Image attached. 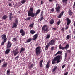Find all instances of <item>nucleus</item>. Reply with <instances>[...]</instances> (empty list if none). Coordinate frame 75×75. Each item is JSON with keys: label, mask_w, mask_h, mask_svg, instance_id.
I'll list each match as a JSON object with an SVG mask.
<instances>
[{"label": "nucleus", "mask_w": 75, "mask_h": 75, "mask_svg": "<svg viewBox=\"0 0 75 75\" xmlns=\"http://www.w3.org/2000/svg\"><path fill=\"white\" fill-rule=\"evenodd\" d=\"M49 1L50 2L51 1V2L53 1H55L54 0H49Z\"/></svg>", "instance_id": "52"}, {"label": "nucleus", "mask_w": 75, "mask_h": 75, "mask_svg": "<svg viewBox=\"0 0 75 75\" xmlns=\"http://www.w3.org/2000/svg\"><path fill=\"white\" fill-rule=\"evenodd\" d=\"M51 50L52 51L54 50V47H52L51 48Z\"/></svg>", "instance_id": "48"}, {"label": "nucleus", "mask_w": 75, "mask_h": 75, "mask_svg": "<svg viewBox=\"0 0 75 75\" xmlns=\"http://www.w3.org/2000/svg\"><path fill=\"white\" fill-rule=\"evenodd\" d=\"M28 16H31L32 17H34L35 16V14L33 13V11H29L28 12Z\"/></svg>", "instance_id": "4"}, {"label": "nucleus", "mask_w": 75, "mask_h": 75, "mask_svg": "<svg viewBox=\"0 0 75 75\" xmlns=\"http://www.w3.org/2000/svg\"><path fill=\"white\" fill-rule=\"evenodd\" d=\"M70 37V36L69 35H68L66 37V38H67V40H69Z\"/></svg>", "instance_id": "34"}, {"label": "nucleus", "mask_w": 75, "mask_h": 75, "mask_svg": "<svg viewBox=\"0 0 75 75\" xmlns=\"http://www.w3.org/2000/svg\"><path fill=\"white\" fill-rule=\"evenodd\" d=\"M53 30H56V28H53Z\"/></svg>", "instance_id": "62"}, {"label": "nucleus", "mask_w": 75, "mask_h": 75, "mask_svg": "<svg viewBox=\"0 0 75 75\" xmlns=\"http://www.w3.org/2000/svg\"><path fill=\"white\" fill-rule=\"evenodd\" d=\"M42 62H43V60H42L40 61V67H42Z\"/></svg>", "instance_id": "24"}, {"label": "nucleus", "mask_w": 75, "mask_h": 75, "mask_svg": "<svg viewBox=\"0 0 75 75\" xmlns=\"http://www.w3.org/2000/svg\"><path fill=\"white\" fill-rule=\"evenodd\" d=\"M60 23H61V21H60V20H59L58 21L57 23V24H58V25H59Z\"/></svg>", "instance_id": "38"}, {"label": "nucleus", "mask_w": 75, "mask_h": 75, "mask_svg": "<svg viewBox=\"0 0 75 75\" xmlns=\"http://www.w3.org/2000/svg\"><path fill=\"white\" fill-rule=\"evenodd\" d=\"M21 50V51H24V48H22Z\"/></svg>", "instance_id": "43"}, {"label": "nucleus", "mask_w": 75, "mask_h": 75, "mask_svg": "<svg viewBox=\"0 0 75 75\" xmlns=\"http://www.w3.org/2000/svg\"><path fill=\"white\" fill-rule=\"evenodd\" d=\"M16 24H17L18 23V20L16 19L15 22Z\"/></svg>", "instance_id": "40"}, {"label": "nucleus", "mask_w": 75, "mask_h": 75, "mask_svg": "<svg viewBox=\"0 0 75 75\" xmlns=\"http://www.w3.org/2000/svg\"><path fill=\"white\" fill-rule=\"evenodd\" d=\"M68 26L67 27L65 28V29L67 30V29H68Z\"/></svg>", "instance_id": "59"}, {"label": "nucleus", "mask_w": 75, "mask_h": 75, "mask_svg": "<svg viewBox=\"0 0 75 75\" xmlns=\"http://www.w3.org/2000/svg\"><path fill=\"white\" fill-rule=\"evenodd\" d=\"M20 33H21V35L22 36H24L25 35V32L24 31V30L23 29H21L20 30Z\"/></svg>", "instance_id": "8"}, {"label": "nucleus", "mask_w": 75, "mask_h": 75, "mask_svg": "<svg viewBox=\"0 0 75 75\" xmlns=\"http://www.w3.org/2000/svg\"><path fill=\"white\" fill-rule=\"evenodd\" d=\"M8 64L7 62H4L3 64L2 65V68H6L7 67V66Z\"/></svg>", "instance_id": "10"}, {"label": "nucleus", "mask_w": 75, "mask_h": 75, "mask_svg": "<svg viewBox=\"0 0 75 75\" xmlns=\"http://www.w3.org/2000/svg\"><path fill=\"white\" fill-rule=\"evenodd\" d=\"M51 11L52 12H54V8H52V9H51Z\"/></svg>", "instance_id": "41"}, {"label": "nucleus", "mask_w": 75, "mask_h": 75, "mask_svg": "<svg viewBox=\"0 0 75 75\" xmlns=\"http://www.w3.org/2000/svg\"><path fill=\"white\" fill-rule=\"evenodd\" d=\"M17 26V23H13L12 28H14V27L15 28H16Z\"/></svg>", "instance_id": "13"}, {"label": "nucleus", "mask_w": 75, "mask_h": 75, "mask_svg": "<svg viewBox=\"0 0 75 75\" xmlns=\"http://www.w3.org/2000/svg\"><path fill=\"white\" fill-rule=\"evenodd\" d=\"M63 14H64V12L63 11L60 14L58 18H61V16L63 15Z\"/></svg>", "instance_id": "22"}, {"label": "nucleus", "mask_w": 75, "mask_h": 75, "mask_svg": "<svg viewBox=\"0 0 75 75\" xmlns=\"http://www.w3.org/2000/svg\"><path fill=\"white\" fill-rule=\"evenodd\" d=\"M3 42H6V41H7V38H6L5 39H3Z\"/></svg>", "instance_id": "35"}, {"label": "nucleus", "mask_w": 75, "mask_h": 75, "mask_svg": "<svg viewBox=\"0 0 75 75\" xmlns=\"http://www.w3.org/2000/svg\"><path fill=\"white\" fill-rule=\"evenodd\" d=\"M11 4H11V3H9V6H11Z\"/></svg>", "instance_id": "58"}, {"label": "nucleus", "mask_w": 75, "mask_h": 75, "mask_svg": "<svg viewBox=\"0 0 75 75\" xmlns=\"http://www.w3.org/2000/svg\"><path fill=\"white\" fill-rule=\"evenodd\" d=\"M13 40L14 41H16V40H17V38H13Z\"/></svg>", "instance_id": "46"}, {"label": "nucleus", "mask_w": 75, "mask_h": 75, "mask_svg": "<svg viewBox=\"0 0 75 75\" xmlns=\"http://www.w3.org/2000/svg\"><path fill=\"white\" fill-rule=\"evenodd\" d=\"M30 33L32 34H34V33H35V32L34 30H30Z\"/></svg>", "instance_id": "27"}, {"label": "nucleus", "mask_w": 75, "mask_h": 75, "mask_svg": "<svg viewBox=\"0 0 75 75\" xmlns=\"http://www.w3.org/2000/svg\"><path fill=\"white\" fill-rule=\"evenodd\" d=\"M31 40H32V39H31V38H30L29 39H28L27 40V42L28 43V42H31Z\"/></svg>", "instance_id": "26"}, {"label": "nucleus", "mask_w": 75, "mask_h": 75, "mask_svg": "<svg viewBox=\"0 0 75 75\" xmlns=\"http://www.w3.org/2000/svg\"><path fill=\"white\" fill-rule=\"evenodd\" d=\"M67 57V53H65V58H66V57Z\"/></svg>", "instance_id": "51"}, {"label": "nucleus", "mask_w": 75, "mask_h": 75, "mask_svg": "<svg viewBox=\"0 0 75 75\" xmlns=\"http://www.w3.org/2000/svg\"><path fill=\"white\" fill-rule=\"evenodd\" d=\"M31 19V17H28V18H27L26 20H30Z\"/></svg>", "instance_id": "37"}, {"label": "nucleus", "mask_w": 75, "mask_h": 75, "mask_svg": "<svg viewBox=\"0 0 75 75\" xmlns=\"http://www.w3.org/2000/svg\"><path fill=\"white\" fill-rule=\"evenodd\" d=\"M62 51H59L55 54V56H57V55H59L60 54H62Z\"/></svg>", "instance_id": "20"}, {"label": "nucleus", "mask_w": 75, "mask_h": 75, "mask_svg": "<svg viewBox=\"0 0 75 75\" xmlns=\"http://www.w3.org/2000/svg\"><path fill=\"white\" fill-rule=\"evenodd\" d=\"M65 67V65H63L62 66V68H64V67Z\"/></svg>", "instance_id": "50"}, {"label": "nucleus", "mask_w": 75, "mask_h": 75, "mask_svg": "<svg viewBox=\"0 0 75 75\" xmlns=\"http://www.w3.org/2000/svg\"><path fill=\"white\" fill-rule=\"evenodd\" d=\"M30 11H33V10H34V9L33 8H30Z\"/></svg>", "instance_id": "45"}, {"label": "nucleus", "mask_w": 75, "mask_h": 75, "mask_svg": "<svg viewBox=\"0 0 75 75\" xmlns=\"http://www.w3.org/2000/svg\"><path fill=\"white\" fill-rule=\"evenodd\" d=\"M50 63V61H48V62L47 63V65H49V64Z\"/></svg>", "instance_id": "56"}, {"label": "nucleus", "mask_w": 75, "mask_h": 75, "mask_svg": "<svg viewBox=\"0 0 75 75\" xmlns=\"http://www.w3.org/2000/svg\"><path fill=\"white\" fill-rule=\"evenodd\" d=\"M26 1L25 0H23L21 1V3L22 4H24V3H25Z\"/></svg>", "instance_id": "30"}, {"label": "nucleus", "mask_w": 75, "mask_h": 75, "mask_svg": "<svg viewBox=\"0 0 75 75\" xmlns=\"http://www.w3.org/2000/svg\"><path fill=\"white\" fill-rule=\"evenodd\" d=\"M62 1L63 3H64V2H65V1H68V0H62Z\"/></svg>", "instance_id": "47"}, {"label": "nucleus", "mask_w": 75, "mask_h": 75, "mask_svg": "<svg viewBox=\"0 0 75 75\" xmlns=\"http://www.w3.org/2000/svg\"><path fill=\"white\" fill-rule=\"evenodd\" d=\"M54 59L57 61V63L58 64L60 62V59H61V56L59 55H58L54 58Z\"/></svg>", "instance_id": "5"}, {"label": "nucleus", "mask_w": 75, "mask_h": 75, "mask_svg": "<svg viewBox=\"0 0 75 75\" xmlns=\"http://www.w3.org/2000/svg\"><path fill=\"white\" fill-rule=\"evenodd\" d=\"M42 30L43 33H47L49 31L47 25H44L42 28Z\"/></svg>", "instance_id": "1"}, {"label": "nucleus", "mask_w": 75, "mask_h": 75, "mask_svg": "<svg viewBox=\"0 0 75 75\" xmlns=\"http://www.w3.org/2000/svg\"><path fill=\"white\" fill-rule=\"evenodd\" d=\"M68 13L70 16H72V11L70 10H69V11Z\"/></svg>", "instance_id": "25"}, {"label": "nucleus", "mask_w": 75, "mask_h": 75, "mask_svg": "<svg viewBox=\"0 0 75 75\" xmlns=\"http://www.w3.org/2000/svg\"><path fill=\"white\" fill-rule=\"evenodd\" d=\"M61 31H64V28H62L61 29Z\"/></svg>", "instance_id": "57"}, {"label": "nucleus", "mask_w": 75, "mask_h": 75, "mask_svg": "<svg viewBox=\"0 0 75 75\" xmlns=\"http://www.w3.org/2000/svg\"><path fill=\"white\" fill-rule=\"evenodd\" d=\"M18 48H17L14 50L12 51V53L14 54V56H16L19 53V52L18 51Z\"/></svg>", "instance_id": "3"}, {"label": "nucleus", "mask_w": 75, "mask_h": 75, "mask_svg": "<svg viewBox=\"0 0 75 75\" xmlns=\"http://www.w3.org/2000/svg\"><path fill=\"white\" fill-rule=\"evenodd\" d=\"M38 34H35L33 36V40H35L37 38H38Z\"/></svg>", "instance_id": "11"}, {"label": "nucleus", "mask_w": 75, "mask_h": 75, "mask_svg": "<svg viewBox=\"0 0 75 75\" xmlns=\"http://www.w3.org/2000/svg\"><path fill=\"white\" fill-rule=\"evenodd\" d=\"M33 64H32L29 67V68L31 69V68H32L33 67Z\"/></svg>", "instance_id": "32"}, {"label": "nucleus", "mask_w": 75, "mask_h": 75, "mask_svg": "<svg viewBox=\"0 0 75 75\" xmlns=\"http://www.w3.org/2000/svg\"><path fill=\"white\" fill-rule=\"evenodd\" d=\"M68 48H69V45L68 44H67L66 45L65 47H64V49H65V50H67Z\"/></svg>", "instance_id": "23"}, {"label": "nucleus", "mask_w": 75, "mask_h": 75, "mask_svg": "<svg viewBox=\"0 0 75 75\" xmlns=\"http://www.w3.org/2000/svg\"><path fill=\"white\" fill-rule=\"evenodd\" d=\"M33 25H34L32 24L29 25V27H33Z\"/></svg>", "instance_id": "39"}, {"label": "nucleus", "mask_w": 75, "mask_h": 75, "mask_svg": "<svg viewBox=\"0 0 75 75\" xmlns=\"http://www.w3.org/2000/svg\"><path fill=\"white\" fill-rule=\"evenodd\" d=\"M22 52V51H21H21H20V53H21V52Z\"/></svg>", "instance_id": "63"}, {"label": "nucleus", "mask_w": 75, "mask_h": 75, "mask_svg": "<svg viewBox=\"0 0 75 75\" xmlns=\"http://www.w3.org/2000/svg\"><path fill=\"white\" fill-rule=\"evenodd\" d=\"M9 14V20H11V19L13 18V15L11 13H10Z\"/></svg>", "instance_id": "14"}, {"label": "nucleus", "mask_w": 75, "mask_h": 75, "mask_svg": "<svg viewBox=\"0 0 75 75\" xmlns=\"http://www.w3.org/2000/svg\"><path fill=\"white\" fill-rule=\"evenodd\" d=\"M41 4H43V3H44V2L42 1H41Z\"/></svg>", "instance_id": "55"}, {"label": "nucleus", "mask_w": 75, "mask_h": 75, "mask_svg": "<svg viewBox=\"0 0 75 75\" xmlns=\"http://www.w3.org/2000/svg\"><path fill=\"white\" fill-rule=\"evenodd\" d=\"M40 46L38 47L35 49V52L36 55H39L41 53V50H40Z\"/></svg>", "instance_id": "2"}, {"label": "nucleus", "mask_w": 75, "mask_h": 75, "mask_svg": "<svg viewBox=\"0 0 75 75\" xmlns=\"http://www.w3.org/2000/svg\"><path fill=\"white\" fill-rule=\"evenodd\" d=\"M4 43H5V42H2L1 44V45H4Z\"/></svg>", "instance_id": "49"}, {"label": "nucleus", "mask_w": 75, "mask_h": 75, "mask_svg": "<svg viewBox=\"0 0 75 75\" xmlns=\"http://www.w3.org/2000/svg\"><path fill=\"white\" fill-rule=\"evenodd\" d=\"M57 7L55 9L57 12H59L60 11V9H61V7L58 4H56Z\"/></svg>", "instance_id": "7"}, {"label": "nucleus", "mask_w": 75, "mask_h": 75, "mask_svg": "<svg viewBox=\"0 0 75 75\" xmlns=\"http://www.w3.org/2000/svg\"><path fill=\"white\" fill-rule=\"evenodd\" d=\"M1 37H2V39H4L5 38H6V35L4 34L2 35Z\"/></svg>", "instance_id": "18"}, {"label": "nucleus", "mask_w": 75, "mask_h": 75, "mask_svg": "<svg viewBox=\"0 0 75 75\" xmlns=\"http://www.w3.org/2000/svg\"><path fill=\"white\" fill-rule=\"evenodd\" d=\"M50 67V65L49 64H46V68H48Z\"/></svg>", "instance_id": "36"}, {"label": "nucleus", "mask_w": 75, "mask_h": 75, "mask_svg": "<svg viewBox=\"0 0 75 75\" xmlns=\"http://www.w3.org/2000/svg\"><path fill=\"white\" fill-rule=\"evenodd\" d=\"M66 20L67 21V25H69L71 23V21L69 18H67Z\"/></svg>", "instance_id": "12"}, {"label": "nucleus", "mask_w": 75, "mask_h": 75, "mask_svg": "<svg viewBox=\"0 0 75 75\" xmlns=\"http://www.w3.org/2000/svg\"><path fill=\"white\" fill-rule=\"evenodd\" d=\"M43 19L44 18H43V17H41V18L39 19V20L41 21V20H42V19Z\"/></svg>", "instance_id": "44"}, {"label": "nucleus", "mask_w": 75, "mask_h": 75, "mask_svg": "<svg viewBox=\"0 0 75 75\" xmlns=\"http://www.w3.org/2000/svg\"><path fill=\"white\" fill-rule=\"evenodd\" d=\"M58 67L57 66H55L54 67V68H53L52 70V72H54L55 71V70H56V69H57V68Z\"/></svg>", "instance_id": "19"}, {"label": "nucleus", "mask_w": 75, "mask_h": 75, "mask_svg": "<svg viewBox=\"0 0 75 75\" xmlns=\"http://www.w3.org/2000/svg\"><path fill=\"white\" fill-rule=\"evenodd\" d=\"M1 60H0V63H1Z\"/></svg>", "instance_id": "64"}, {"label": "nucleus", "mask_w": 75, "mask_h": 75, "mask_svg": "<svg viewBox=\"0 0 75 75\" xmlns=\"http://www.w3.org/2000/svg\"><path fill=\"white\" fill-rule=\"evenodd\" d=\"M19 58V56L18 55L15 58V59L16 60H17V59Z\"/></svg>", "instance_id": "33"}, {"label": "nucleus", "mask_w": 75, "mask_h": 75, "mask_svg": "<svg viewBox=\"0 0 75 75\" xmlns=\"http://www.w3.org/2000/svg\"><path fill=\"white\" fill-rule=\"evenodd\" d=\"M59 48L60 49H61L62 50H64L65 49V48L62 47V46H59Z\"/></svg>", "instance_id": "29"}, {"label": "nucleus", "mask_w": 75, "mask_h": 75, "mask_svg": "<svg viewBox=\"0 0 75 75\" xmlns=\"http://www.w3.org/2000/svg\"><path fill=\"white\" fill-rule=\"evenodd\" d=\"M41 11V10L40 9H38L37 11L35 13V16H37L39 13H40V12Z\"/></svg>", "instance_id": "17"}, {"label": "nucleus", "mask_w": 75, "mask_h": 75, "mask_svg": "<svg viewBox=\"0 0 75 75\" xmlns=\"http://www.w3.org/2000/svg\"><path fill=\"white\" fill-rule=\"evenodd\" d=\"M68 75V72H67L64 74V75Z\"/></svg>", "instance_id": "53"}, {"label": "nucleus", "mask_w": 75, "mask_h": 75, "mask_svg": "<svg viewBox=\"0 0 75 75\" xmlns=\"http://www.w3.org/2000/svg\"><path fill=\"white\" fill-rule=\"evenodd\" d=\"M46 38H50V35H48L46 37Z\"/></svg>", "instance_id": "54"}, {"label": "nucleus", "mask_w": 75, "mask_h": 75, "mask_svg": "<svg viewBox=\"0 0 75 75\" xmlns=\"http://www.w3.org/2000/svg\"><path fill=\"white\" fill-rule=\"evenodd\" d=\"M56 61L57 60L54 58L53 59L52 62V64H56Z\"/></svg>", "instance_id": "21"}, {"label": "nucleus", "mask_w": 75, "mask_h": 75, "mask_svg": "<svg viewBox=\"0 0 75 75\" xmlns=\"http://www.w3.org/2000/svg\"><path fill=\"white\" fill-rule=\"evenodd\" d=\"M10 71L9 70H8L7 71V74H10Z\"/></svg>", "instance_id": "42"}, {"label": "nucleus", "mask_w": 75, "mask_h": 75, "mask_svg": "<svg viewBox=\"0 0 75 75\" xmlns=\"http://www.w3.org/2000/svg\"><path fill=\"white\" fill-rule=\"evenodd\" d=\"M50 24H51L52 25L53 24H54V20L53 19H51L50 21Z\"/></svg>", "instance_id": "16"}, {"label": "nucleus", "mask_w": 75, "mask_h": 75, "mask_svg": "<svg viewBox=\"0 0 75 75\" xmlns=\"http://www.w3.org/2000/svg\"><path fill=\"white\" fill-rule=\"evenodd\" d=\"M11 46V43L9 41H8V43L7 44V49L10 48V47Z\"/></svg>", "instance_id": "9"}, {"label": "nucleus", "mask_w": 75, "mask_h": 75, "mask_svg": "<svg viewBox=\"0 0 75 75\" xmlns=\"http://www.w3.org/2000/svg\"><path fill=\"white\" fill-rule=\"evenodd\" d=\"M10 50L9 49H7L5 51V54L6 55V54H9V52H10Z\"/></svg>", "instance_id": "15"}, {"label": "nucleus", "mask_w": 75, "mask_h": 75, "mask_svg": "<svg viewBox=\"0 0 75 75\" xmlns=\"http://www.w3.org/2000/svg\"><path fill=\"white\" fill-rule=\"evenodd\" d=\"M2 18L4 20H6L7 18V15H5L2 17Z\"/></svg>", "instance_id": "28"}, {"label": "nucleus", "mask_w": 75, "mask_h": 75, "mask_svg": "<svg viewBox=\"0 0 75 75\" xmlns=\"http://www.w3.org/2000/svg\"><path fill=\"white\" fill-rule=\"evenodd\" d=\"M50 45H49V43H48V44H47L45 46V48H47V49H48Z\"/></svg>", "instance_id": "31"}, {"label": "nucleus", "mask_w": 75, "mask_h": 75, "mask_svg": "<svg viewBox=\"0 0 75 75\" xmlns=\"http://www.w3.org/2000/svg\"><path fill=\"white\" fill-rule=\"evenodd\" d=\"M55 40L54 39L52 40L49 42V45H55Z\"/></svg>", "instance_id": "6"}, {"label": "nucleus", "mask_w": 75, "mask_h": 75, "mask_svg": "<svg viewBox=\"0 0 75 75\" xmlns=\"http://www.w3.org/2000/svg\"><path fill=\"white\" fill-rule=\"evenodd\" d=\"M69 53H70V52H70V50H69L68 51Z\"/></svg>", "instance_id": "61"}, {"label": "nucleus", "mask_w": 75, "mask_h": 75, "mask_svg": "<svg viewBox=\"0 0 75 75\" xmlns=\"http://www.w3.org/2000/svg\"><path fill=\"white\" fill-rule=\"evenodd\" d=\"M74 26H75V22H74Z\"/></svg>", "instance_id": "60"}]
</instances>
